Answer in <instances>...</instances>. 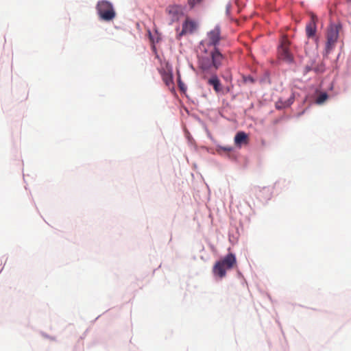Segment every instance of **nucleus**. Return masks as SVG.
Returning <instances> with one entry per match:
<instances>
[{"label":"nucleus","instance_id":"f257e3e1","mask_svg":"<svg viewBox=\"0 0 351 351\" xmlns=\"http://www.w3.org/2000/svg\"><path fill=\"white\" fill-rule=\"evenodd\" d=\"M220 39V28L215 27L208 33L207 38L200 43L197 62L200 70L210 73L218 70L222 65L225 57L217 47Z\"/></svg>","mask_w":351,"mask_h":351},{"label":"nucleus","instance_id":"f03ea898","mask_svg":"<svg viewBox=\"0 0 351 351\" xmlns=\"http://www.w3.org/2000/svg\"><path fill=\"white\" fill-rule=\"evenodd\" d=\"M237 264L234 254L229 253L224 258L216 262L213 268L214 275L223 278L226 275V271L232 269Z\"/></svg>","mask_w":351,"mask_h":351},{"label":"nucleus","instance_id":"7ed1b4c3","mask_svg":"<svg viewBox=\"0 0 351 351\" xmlns=\"http://www.w3.org/2000/svg\"><path fill=\"white\" fill-rule=\"evenodd\" d=\"M96 10L100 19L105 21H112L116 16L112 4L106 0L98 1Z\"/></svg>","mask_w":351,"mask_h":351},{"label":"nucleus","instance_id":"20e7f679","mask_svg":"<svg viewBox=\"0 0 351 351\" xmlns=\"http://www.w3.org/2000/svg\"><path fill=\"white\" fill-rule=\"evenodd\" d=\"M340 25H331L326 33V43L325 47V53L328 55L335 48L339 38Z\"/></svg>","mask_w":351,"mask_h":351},{"label":"nucleus","instance_id":"39448f33","mask_svg":"<svg viewBox=\"0 0 351 351\" xmlns=\"http://www.w3.org/2000/svg\"><path fill=\"white\" fill-rule=\"evenodd\" d=\"M289 45L290 42L288 38L283 37L278 50L279 58L287 62H291L293 60V55L289 51Z\"/></svg>","mask_w":351,"mask_h":351},{"label":"nucleus","instance_id":"423d86ee","mask_svg":"<svg viewBox=\"0 0 351 351\" xmlns=\"http://www.w3.org/2000/svg\"><path fill=\"white\" fill-rule=\"evenodd\" d=\"M196 28L197 23L194 21L189 18L186 19L182 23V31L177 35V39L180 40L183 36L193 34Z\"/></svg>","mask_w":351,"mask_h":351},{"label":"nucleus","instance_id":"0eeeda50","mask_svg":"<svg viewBox=\"0 0 351 351\" xmlns=\"http://www.w3.org/2000/svg\"><path fill=\"white\" fill-rule=\"evenodd\" d=\"M217 70H215L213 72H205L203 70H201L202 73L204 74V78L206 77L207 75H210L211 77L208 80V84L210 86H213V88L216 93H219L221 90V84L220 80H219L217 75H216V72Z\"/></svg>","mask_w":351,"mask_h":351},{"label":"nucleus","instance_id":"6e6552de","mask_svg":"<svg viewBox=\"0 0 351 351\" xmlns=\"http://www.w3.org/2000/svg\"><path fill=\"white\" fill-rule=\"evenodd\" d=\"M317 18L314 14L311 15V21L306 25V36L310 38H313L315 36L317 31Z\"/></svg>","mask_w":351,"mask_h":351},{"label":"nucleus","instance_id":"1a4fd4ad","mask_svg":"<svg viewBox=\"0 0 351 351\" xmlns=\"http://www.w3.org/2000/svg\"><path fill=\"white\" fill-rule=\"evenodd\" d=\"M166 12L171 16L173 22L178 21L180 15L182 13L181 7L177 5H169L166 9Z\"/></svg>","mask_w":351,"mask_h":351},{"label":"nucleus","instance_id":"9d476101","mask_svg":"<svg viewBox=\"0 0 351 351\" xmlns=\"http://www.w3.org/2000/svg\"><path fill=\"white\" fill-rule=\"evenodd\" d=\"M160 73L162 80L169 88H173V74L171 70H160Z\"/></svg>","mask_w":351,"mask_h":351},{"label":"nucleus","instance_id":"9b49d317","mask_svg":"<svg viewBox=\"0 0 351 351\" xmlns=\"http://www.w3.org/2000/svg\"><path fill=\"white\" fill-rule=\"evenodd\" d=\"M234 143L237 145L241 146L242 144H247L248 136L244 132H239L234 137Z\"/></svg>","mask_w":351,"mask_h":351},{"label":"nucleus","instance_id":"f8f14e48","mask_svg":"<svg viewBox=\"0 0 351 351\" xmlns=\"http://www.w3.org/2000/svg\"><path fill=\"white\" fill-rule=\"evenodd\" d=\"M293 103V99H289L288 100L282 102L281 100H279L276 104V107L278 109L288 107Z\"/></svg>","mask_w":351,"mask_h":351},{"label":"nucleus","instance_id":"ddd939ff","mask_svg":"<svg viewBox=\"0 0 351 351\" xmlns=\"http://www.w3.org/2000/svg\"><path fill=\"white\" fill-rule=\"evenodd\" d=\"M328 97V96L327 93H321L316 99V104H319V105L322 104L327 100Z\"/></svg>","mask_w":351,"mask_h":351},{"label":"nucleus","instance_id":"4468645a","mask_svg":"<svg viewBox=\"0 0 351 351\" xmlns=\"http://www.w3.org/2000/svg\"><path fill=\"white\" fill-rule=\"evenodd\" d=\"M202 0H188L189 6L193 8L195 5L199 3Z\"/></svg>","mask_w":351,"mask_h":351},{"label":"nucleus","instance_id":"2eb2a0df","mask_svg":"<svg viewBox=\"0 0 351 351\" xmlns=\"http://www.w3.org/2000/svg\"><path fill=\"white\" fill-rule=\"evenodd\" d=\"M219 149L223 150L226 152H230L232 150V147L230 146H226V147H219Z\"/></svg>","mask_w":351,"mask_h":351},{"label":"nucleus","instance_id":"dca6fc26","mask_svg":"<svg viewBox=\"0 0 351 351\" xmlns=\"http://www.w3.org/2000/svg\"><path fill=\"white\" fill-rule=\"evenodd\" d=\"M179 85H180V88H181V89H182V85L181 84V82H180Z\"/></svg>","mask_w":351,"mask_h":351},{"label":"nucleus","instance_id":"f3484780","mask_svg":"<svg viewBox=\"0 0 351 351\" xmlns=\"http://www.w3.org/2000/svg\"><path fill=\"white\" fill-rule=\"evenodd\" d=\"M347 1L351 3V0H347Z\"/></svg>","mask_w":351,"mask_h":351}]
</instances>
